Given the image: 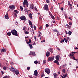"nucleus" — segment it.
Returning <instances> with one entry per match:
<instances>
[{"label": "nucleus", "mask_w": 78, "mask_h": 78, "mask_svg": "<svg viewBox=\"0 0 78 78\" xmlns=\"http://www.w3.org/2000/svg\"><path fill=\"white\" fill-rule=\"evenodd\" d=\"M23 6L24 8L28 7V2L27 0H24L23 2Z\"/></svg>", "instance_id": "f257e3e1"}, {"label": "nucleus", "mask_w": 78, "mask_h": 78, "mask_svg": "<svg viewBox=\"0 0 78 78\" xmlns=\"http://www.w3.org/2000/svg\"><path fill=\"white\" fill-rule=\"evenodd\" d=\"M11 33L13 35L18 36L19 35L17 34V32L15 29L12 30L11 31Z\"/></svg>", "instance_id": "f03ea898"}, {"label": "nucleus", "mask_w": 78, "mask_h": 78, "mask_svg": "<svg viewBox=\"0 0 78 78\" xmlns=\"http://www.w3.org/2000/svg\"><path fill=\"white\" fill-rule=\"evenodd\" d=\"M20 19L23 20L24 21H26L27 20V19L26 17L23 16H22L20 17Z\"/></svg>", "instance_id": "7ed1b4c3"}, {"label": "nucleus", "mask_w": 78, "mask_h": 78, "mask_svg": "<svg viewBox=\"0 0 78 78\" xmlns=\"http://www.w3.org/2000/svg\"><path fill=\"white\" fill-rule=\"evenodd\" d=\"M44 9L46 11H48V7L47 4H45L44 7Z\"/></svg>", "instance_id": "20e7f679"}, {"label": "nucleus", "mask_w": 78, "mask_h": 78, "mask_svg": "<svg viewBox=\"0 0 78 78\" xmlns=\"http://www.w3.org/2000/svg\"><path fill=\"white\" fill-rule=\"evenodd\" d=\"M16 7L14 5H12L11 6H9V8L10 9L12 10L14 9Z\"/></svg>", "instance_id": "39448f33"}, {"label": "nucleus", "mask_w": 78, "mask_h": 78, "mask_svg": "<svg viewBox=\"0 0 78 78\" xmlns=\"http://www.w3.org/2000/svg\"><path fill=\"white\" fill-rule=\"evenodd\" d=\"M55 58V56H53L52 57H51L48 58V61L49 62L52 61L53 59Z\"/></svg>", "instance_id": "423d86ee"}, {"label": "nucleus", "mask_w": 78, "mask_h": 78, "mask_svg": "<svg viewBox=\"0 0 78 78\" xmlns=\"http://www.w3.org/2000/svg\"><path fill=\"white\" fill-rule=\"evenodd\" d=\"M45 72H46L48 74H49L50 73L51 71L50 69H45Z\"/></svg>", "instance_id": "0eeeda50"}, {"label": "nucleus", "mask_w": 78, "mask_h": 78, "mask_svg": "<svg viewBox=\"0 0 78 78\" xmlns=\"http://www.w3.org/2000/svg\"><path fill=\"white\" fill-rule=\"evenodd\" d=\"M34 75L36 77L38 76V72L37 70H35L34 71Z\"/></svg>", "instance_id": "6e6552de"}, {"label": "nucleus", "mask_w": 78, "mask_h": 78, "mask_svg": "<svg viewBox=\"0 0 78 78\" xmlns=\"http://www.w3.org/2000/svg\"><path fill=\"white\" fill-rule=\"evenodd\" d=\"M60 58V56L59 55H56L55 56V59L56 60H57L58 61L59 60Z\"/></svg>", "instance_id": "1a4fd4ad"}, {"label": "nucleus", "mask_w": 78, "mask_h": 78, "mask_svg": "<svg viewBox=\"0 0 78 78\" xmlns=\"http://www.w3.org/2000/svg\"><path fill=\"white\" fill-rule=\"evenodd\" d=\"M9 16V15L8 14H6L5 15V18L6 19H9V17H8Z\"/></svg>", "instance_id": "9d476101"}, {"label": "nucleus", "mask_w": 78, "mask_h": 78, "mask_svg": "<svg viewBox=\"0 0 78 78\" xmlns=\"http://www.w3.org/2000/svg\"><path fill=\"white\" fill-rule=\"evenodd\" d=\"M54 62V63H57V65H58V66H59L60 65L59 63L58 62V61L57 60H55Z\"/></svg>", "instance_id": "9b49d317"}, {"label": "nucleus", "mask_w": 78, "mask_h": 78, "mask_svg": "<svg viewBox=\"0 0 78 78\" xmlns=\"http://www.w3.org/2000/svg\"><path fill=\"white\" fill-rule=\"evenodd\" d=\"M50 52L49 51H47V52L46 53V56L47 57L49 56H50Z\"/></svg>", "instance_id": "f8f14e48"}, {"label": "nucleus", "mask_w": 78, "mask_h": 78, "mask_svg": "<svg viewBox=\"0 0 78 78\" xmlns=\"http://www.w3.org/2000/svg\"><path fill=\"white\" fill-rule=\"evenodd\" d=\"M15 74L16 75H18L19 73V71L18 70H15Z\"/></svg>", "instance_id": "ddd939ff"}, {"label": "nucleus", "mask_w": 78, "mask_h": 78, "mask_svg": "<svg viewBox=\"0 0 78 78\" xmlns=\"http://www.w3.org/2000/svg\"><path fill=\"white\" fill-rule=\"evenodd\" d=\"M2 52H6V51L5 49V48H2V50L1 51V52L2 53Z\"/></svg>", "instance_id": "4468645a"}, {"label": "nucleus", "mask_w": 78, "mask_h": 78, "mask_svg": "<svg viewBox=\"0 0 78 78\" xmlns=\"http://www.w3.org/2000/svg\"><path fill=\"white\" fill-rule=\"evenodd\" d=\"M29 23L30 25V26L33 25V24L32 23V22L30 20H29Z\"/></svg>", "instance_id": "2eb2a0df"}, {"label": "nucleus", "mask_w": 78, "mask_h": 78, "mask_svg": "<svg viewBox=\"0 0 78 78\" xmlns=\"http://www.w3.org/2000/svg\"><path fill=\"white\" fill-rule=\"evenodd\" d=\"M53 30V32H57V33H59L58 31L56 29H54V30Z\"/></svg>", "instance_id": "dca6fc26"}, {"label": "nucleus", "mask_w": 78, "mask_h": 78, "mask_svg": "<svg viewBox=\"0 0 78 78\" xmlns=\"http://www.w3.org/2000/svg\"><path fill=\"white\" fill-rule=\"evenodd\" d=\"M11 33L10 32H9L7 33V35L9 36H11Z\"/></svg>", "instance_id": "f3484780"}, {"label": "nucleus", "mask_w": 78, "mask_h": 78, "mask_svg": "<svg viewBox=\"0 0 78 78\" xmlns=\"http://www.w3.org/2000/svg\"><path fill=\"white\" fill-rule=\"evenodd\" d=\"M58 76L57 74L56 73H54V78H56V77Z\"/></svg>", "instance_id": "a211bd4d"}, {"label": "nucleus", "mask_w": 78, "mask_h": 78, "mask_svg": "<svg viewBox=\"0 0 78 78\" xmlns=\"http://www.w3.org/2000/svg\"><path fill=\"white\" fill-rule=\"evenodd\" d=\"M32 14L31 13H30L29 14V17L30 19H32Z\"/></svg>", "instance_id": "6ab92c4d"}, {"label": "nucleus", "mask_w": 78, "mask_h": 78, "mask_svg": "<svg viewBox=\"0 0 78 78\" xmlns=\"http://www.w3.org/2000/svg\"><path fill=\"white\" fill-rule=\"evenodd\" d=\"M74 54L72 53V54H69V57H73Z\"/></svg>", "instance_id": "aec40b11"}, {"label": "nucleus", "mask_w": 78, "mask_h": 78, "mask_svg": "<svg viewBox=\"0 0 78 78\" xmlns=\"http://www.w3.org/2000/svg\"><path fill=\"white\" fill-rule=\"evenodd\" d=\"M31 40L30 39L29 40V41L27 42V44H30V43H31Z\"/></svg>", "instance_id": "412c9836"}, {"label": "nucleus", "mask_w": 78, "mask_h": 78, "mask_svg": "<svg viewBox=\"0 0 78 78\" xmlns=\"http://www.w3.org/2000/svg\"><path fill=\"white\" fill-rule=\"evenodd\" d=\"M28 45H29V47H30V49L33 48V46H32V45H31V44H28Z\"/></svg>", "instance_id": "4be33fe9"}, {"label": "nucleus", "mask_w": 78, "mask_h": 78, "mask_svg": "<svg viewBox=\"0 0 78 78\" xmlns=\"http://www.w3.org/2000/svg\"><path fill=\"white\" fill-rule=\"evenodd\" d=\"M14 11V13H15L16 14H17L18 11L17 10H15Z\"/></svg>", "instance_id": "5701e85b"}, {"label": "nucleus", "mask_w": 78, "mask_h": 78, "mask_svg": "<svg viewBox=\"0 0 78 78\" xmlns=\"http://www.w3.org/2000/svg\"><path fill=\"white\" fill-rule=\"evenodd\" d=\"M72 33V32L71 31H69L68 32V34L69 35H71Z\"/></svg>", "instance_id": "b1692460"}, {"label": "nucleus", "mask_w": 78, "mask_h": 78, "mask_svg": "<svg viewBox=\"0 0 78 78\" xmlns=\"http://www.w3.org/2000/svg\"><path fill=\"white\" fill-rule=\"evenodd\" d=\"M64 41L66 43H67V42H68V40H67L66 39V38H64Z\"/></svg>", "instance_id": "393cba45"}, {"label": "nucleus", "mask_w": 78, "mask_h": 78, "mask_svg": "<svg viewBox=\"0 0 78 78\" xmlns=\"http://www.w3.org/2000/svg\"><path fill=\"white\" fill-rule=\"evenodd\" d=\"M3 69L4 70L6 71V67L5 66L3 67Z\"/></svg>", "instance_id": "a878e982"}, {"label": "nucleus", "mask_w": 78, "mask_h": 78, "mask_svg": "<svg viewBox=\"0 0 78 78\" xmlns=\"http://www.w3.org/2000/svg\"><path fill=\"white\" fill-rule=\"evenodd\" d=\"M32 54L33 55V56L36 55V54H35V52H32Z\"/></svg>", "instance_id": "bb28decb"}, {"label": "nucleus", "mask_w": 78, "mask_h": 78, "mask_svg": "<svg viewBox=\"0 0 78 78\" xmlns=\"http://www.w3.org/2000/svg\"><path fill=\"white\" fill-rule=\"evenodd\" d=\"M46 61L45 60H44L43 61V65H45V64L46 63Z\"/></svg>", "instance_id": "cd10ccee"}, {"label": "nucleus", "mask_w": 78, "mask_h": 78, "mask_svg": "<svg viewBox=\"0 0 78 78\" xmlns=\"http://www.w3.org/2000/svg\"><path fill=\"white\" fill-rule=\"evenodd\" d=\"M34 63L35 64H37V63H38L37 61V60L35 61L34 62Z\"/></svg>", "instance_id": "c85d7f7f"}, {"label": "nucleus", "mask_w": 78, "mask_h": 78, "mask_svg": "<svg viewBox=\"0 0 78 78\" xmlns=\"http://www.w3.org/2000/svg\"><path fill=\"white\" fill-rule=\"evenodd\" d=\"M52 48H50L49 49V51L50 52H52Z\"/></svg>", "instance_id": "c756f323"}, {"label": "nucleus", "mask_w": 78, "mask_h": 78, "mask_svg": "<svg viewBox=\"0 0 78 78\" xmlns=\"http://www.w3.org/2000/svg\"><path fill=\"white\" fill-rule=\"evenodd\" d=\"M24 33L26 34H29V32L27 31H26Z\"/></svg>", "instance_id": "7c9ffc66"}, {"label": "nucleus", "mask_w": 78, "mask_h": 78, "mask_svg": "<svg viewBox=\"0 0 78 78\" xmlns=\"http://www.w3.org/2000/svg\"><path fill=\"white\" fill-rule=\"evenodd\" d=\"M62 72H63V73H66V70L64 69H62Z\"/></svg>", "instance_id": "2f4dec72"}, {"label": "nucleus", "mask_w": 78, "mask_h": 78, "mask_svg": "<svg viewBox=\"0 0 78 78\" xmlns=\"http://www.w3.org/2000/svg\"><path fill=\"white\" fill-rule=\"evenodd\" d=\"M46 2L48 3H49L50 2V1L48 0H47L46 1Z\"/></svg>", "instance_id": "473e14b6"}, {"label": "nucleus", "mask_w": 78, "mask_h": 78, "mask_svg": "<svg viewBox=\"0 0 78 78\" xmlns=\"http://www.w3.org/2000/svg\"><path fill=\"white\" fill-rule=\"evenodd\" d=\"M17 14L16 13H14V17H17Z\"/></svg>", "instance_id": "72a5a7b5"}, {"label": "nucleus", "mask_w": 78, "mask_h": 78, "mask_svg": "<svg viewBox=\"0 0 78 78\" xmlns=\"http://www.w3.org/2000/svg\"><path fill=\"white\" fill-rule=\"evenodd\" d=\"M60 42L61 43H62L64 42V40L63 39L62 40H61V41H60Z\"/></svg>", "instance_id": "f704fd0d"}, {"label": "nucleus", "mask_w": 78, "mask_h": 78, "mask_svg": "<svg viewBox=\"0 0 78 78\" xmlns=\"http://www.w3.org/2000/svg\"><path fill=\"white\" fill-rule=\"evenodd\" d=\"M3 78H9V76H5Z\"/></svg>", "instance_id": "c9c22d12"}, {"label": "nucleus", "mask_w": 78, "mask_h": 78, "mask_svg": "<svg viewBox=\"0 0 78 78\" xmlns=\"http://www.w3.org/2000/svg\"><path fill=\"white\" fill-rule=\"evenodd\" d=\"M63 76L65 77H67V74H63Z\"/></svg>", "instance_id": "e433bc0d"}, {"label": "nucleus", "mask_w": 78, "mask_h": 78, "mask_svg": "<svg viewBox=\"0 0 78 78\" xmlns=\"http://www.w3.org/2000/svg\"><path fill=\"white\" fill-rule=\"evenodd\" d=\"M68 3L69 6L70 5V2L69 1H68Z\"/></svg>", "instance_id": "4c0bfd02"}, {"label": "nucleus", "mask_w": 78, "mask_h": 78, "mask_svg": "<svg viewBox=\"0 0 78 78\" xmlns=\"http://www.w3.org/2000/svg\"><path fill=\"white\" fill-rule=\"evenodd\" d=\"M51 18H52L53 19H55V18L53 15L51 16Z\"/></svg>", "instance_id": "58836bf2"}, {"label": "nucleus", "mask_w": 78, "mask_h": 78, "mask_svg": "<svg viewBox=\"0 0 78 78\" xmlns=\"http://www.w3.org/2000/svg\"><path fill=\"white\" fill-rule=\"evenodd\" d=\"M24 11L25 12H28V11L27 9L26 8L24 9Z\"/></svg>", "instance_id": "ea45409f"}, {"label": "nucleus", "mask_w": 78, "mask_h": 78, "mask_svg": "<svg viewBox=\"0 0 78 78\" xmlns=\"http://www.w3.org/2000/svg\"><path fill=\"white\" fill-rule=\"evenodd\" d=\"M46 27L47 28L48 27H49V25H48V24H46L45 25Z\"/></svg>", "instance_id": "a19ab883"}, {"label": "nucleus", "mask_w": 78, "mask_h": 78, "mask_svg": "<svg viewBox=\"0 0 78 78\" xmlns=\"http://www.w3.org/2000/svg\"><path fill=\"white\" fill-rule=\"evenodd\" d=\"M16 71V69H13V70H12V72H13V73H15Z\"/></svg>", "instance_id": "79ce46f5"}, {"label": "nucleus", "mask_w": 78, "mask_h": 78, "mask_svg": "<svg viewBox=\"0 0 78 78\" xmlns=\"http://www.w3.org/2000/svg\"><path fill=\"white\" fill-rule=\"evenodd\" d=\"M20 9H21V10H23V8L21 6H20Z\"/></svg>", "instance_id": "37998d69"}, {"label": "nucleus", "mask_w": 78, "mask_h": 78, "mask_svg": "<svg viewBox=\"0 0 78 78\" xmlns=\"http://www.w3.org/2000/svg\"><path fill=\"white\" fill-rule=\"evenodd\" d=\"M34 7L33 6H30V8L32 9H33V8Z\"/></svg>", "instance_id": "c03bdc74"}, {"label": "nucleus", "mask_w": 78, "mask_h": 78, "mask_svg": "<svg viewBox=\"0 0 78 78\" xmlns=\"http://www.w3.org/2000/svg\"><path fill=\"white\" fill-rule=\"evenodd\" d=\"M30 67H27V70H30Z\"/></svg>", "instance_id": "a18cd8bd"}, {"label": "nucleus", "mask_w": 78, "mask_h": 78, "mask_svg": "<svg viewBox=\"0 0 78 78\" xmlns=\"http://www.w3.org/2000/svg\"><path fill=\"white\" fill-rule=\"evenodd\" d=\"M34 29L35 30H36V29H37L36 27L35 26H34Z\"/></svg>", "instance_id": "49530a36"}, {"label": "nucleus", "mask_w": 78, "mask_h": 78, "mask_svg": "<svg viewBox=\"0 0 78 78\" xmlns=\"http://www.w3.org/2000/svg\"><path fill=\"white\" fill-rule=\"evenodd\" d=\"M72 23L71 22H69V25H72Z\"/></svg>", "instance_id": "de8ad7c7"}, {"label": "nucleus", "mask_w": 78, "mask_h": 78, "mask_svg": "<svg viewBox=\"0 0 78 78\" xmlns=\"http://www.w3.org/2000/svg\"><path fill=\"white\" fill-rule=\"evenodd\" d=\"M45 76L44 74H42V75H41V77H43V76Z\"/></svg>", "instance_id": "09e8293b"}, {"label": "nucleus", "mask_w": 78, "mask_h": 78, "mask_svg": "<svg viewBox=\"0 0 78 78\" xmlns=\"http://www.w3.org/2000/svg\"><path fill=\"white\" fill-rule=\"evenodd\" d=\"M32 52L31 51H30L29 54V55H32Z\"/></svg>", "instance_id": "8fccbe9b"}, {"label": "nucleus", "mask_w": 78, "mask_h": 78, "mask_svg": "<svg viewBox=\"0 0 78 78\" xmlns=\"http://www.w3.org/2000/svg\"><path fill=\"white\" fill-rule=\"evenodd\" d=\"M49 15H50V16H53V15L51 14V13L50 12H49Z\"/></svg>", "instance_id": "3c124183"}, {"label": "nucleus", "mask_w": 78, "mask_h": 78, "mask_svg": "<svg viewBox=\"0 0 78 78\" xmlns=\"http://www.w3.org/2000/svg\"><path fill=\"white\" fill-rule=\"evenodd\" d=\"M34 39L35 41H36L37 40V37L35 36H34Z\"/></svg>", "instance_id": "603ef678"}, {"label": "nucleus", "mask_w": 78, "mask_h": 78, "mask_svg": "<svg viewBox=\"0 0 78 78\" xmlns=\"http://www.w3.org/2000/svg\"><path fill=\"white\" fill-rule=\"evenodd\" d=\"M73 59L76 61H77V59H76L75 58V57H74V56L73 57Z\"/></svg>", "instance_id": "864d4df0"}, {"label": "nucleus", "mask_w": 78, "mask_h": 78, "mask_svg": "<svg viewBox=\"0 0 78 78\" xmlns=\"http://www.w3.org/2000/svg\"><path fill=\"white\" fill-rule=\"evenodd\" d=\"M73 71L74 72H76V70L75 69H74L73 70Z\"/></svg>", "instance_id": "5fc2aeb1"}, {"label": "nucleus", "mask_w": 78, "mask_h": 78, "mask_svg": "<svg viewBox=\"0 0 78 78\" xmlns=\"http://www.w3.org/2000/svg\"><path fill=\"white\" fill-rule=\"evenodd\" d=\"M34 9L35 10V11H37V8L36 7H35L34 8Z\"/></svg>", "instance_id": "6e6d98bb"}, {"label": "nucleus", "mask_w": 78, "mask_h": 78, "mask_svg": "<svg viewBox=\"0 0 78 78\" xmlns=\"http://www.w3.org/2000/svg\"><path fill=\"white\" fill-rule=\"evenodd\" d=\"M45 41V40H43L42 41H41V42L42 43L44 42Z\"/></svg>", "instance_id": "4d7b16f0"}, {"label": "nucleus", "mask_w": 78, "mask_h": 78, "mask_svg": "<svg viewBox=\"0 0 78 78\" xmlns=\"http://www.w3.org/2000/svg\"><path fill=\"white\" fill-rule=\"evenodd\" d=\"M3 67V66L1 64V63H0V67Z\"/></svg>", "instance_id": "13d9d810"}, {"label": "nucleus", "mask_w": 78, "mask_h": 78, "mask_svg": "<svg viewBox=\"0 0 78 78\" xmlns=\"http://www.w3.org/2000/svg\"><path fill=\"white\" fill-rule=\"evenodd\" d=\"M72 53H74V54H75V53H77V52H72Z\"/></svg>", "instance_id": "bf43d9fd"}, {"label": "nucleus", "mask_w": 78, "mask_h": 78, "mask_svg": "<svg viewBox=\"0 0 78 78\" xmlns=\"http://www.w3.org/2000/svg\"><path fill=\"white\" fill-rule=\"evenodd\" d=\"M61 77H62V78H65V76L64 77L62 75H61Z\"/></svg>", "instance_id": "052dcab7"}, {"label": "nucleus", "mask_w": 78, "mask_h": 78, "mask_svg": "<svg viewBox=\"0 0 78 78\" xmlns=\"http://www.w3.org/2000/svg\"><path fill=\"white\" fill-rule=\"evenodd\" d=\"M42 27L41 26H40V27L39 28V29L41 30V29H42Z\"/></svg>", "instance_id": "680f3d73"}, {"label": "nucleus", "mask_w": 78, "mask_h": 78, "mask_svg": "<svg viewBox=\"0 0 78 78\" xmlns=\"http://www.w3.org/2000/svg\"><path fill=\"white\" fill-rule=\"evenodd\" d=\"M68 19H70L71 20H72V18L71 17H70L68 18Z\"/></svg>", "instance_id": "e2e57ef3"}, {"label": "nucleus", "mask_w": 78, "mask_h": 78, "mask_svg": "<svg viewBox=\"0 0 78 78\" xmlns=\"http://www.w3.org/2000/svg\"><path fill=\"white\" fill-rule=\"evenodd\" d=\"M53 7L52 6L51 7L50 9H51V10H52L53 9Z\"/></svg>", "instance_id": "0e129e2a"}, {"label": "nucleus", "mask_w": 78, "mask_h": 78, "mask_svg": "<svg viewBox=\"0 0 78 78\" xmlns=\"http://www.w3.org/2000/svg\"><path fill=\"white\" fill-rule=\"evenodd\" d=\"M72 4H70L69 5V6L70 7H72Z\"/></svg>", "instance_id": "69168bd1"}, {"label": "nucleus", "mask_w": 78, "mask_h": 78, "mask_svg": "<svg viewBox=\"0 0 78 78\" xmlns=\"http://www.w3.org/2000/svg\"><path fill=\"white\" fill-rule=\"evenodd\" d=\"M62 11H63V7H62V8H61L60 9Z\"/></svg>", "instance_id": "338daca9"}, {"label": "nucleus", "mask_w": 78, "mask_h": 78, "mask_svg": "<svg viewBox=\"0 0 78 78\" xmlns=\"http://www.w3.org/2000/svg\"><path fill=\"white\" fill-rule=\"evenodd\" d=\"M65 33L66 34H68V32L67 31H65Z\"/></svg>", "instance_id": "774afa93"}]
</instances>
